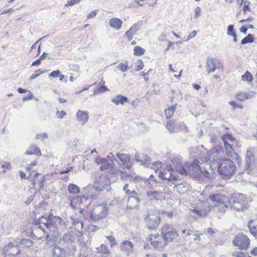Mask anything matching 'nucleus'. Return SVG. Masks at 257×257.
Listing matches in <instances>:
<instances>
[{"label":"nucleus","instance_id":"obj_38","mask_svg":"<svg viewBox=\"0 0 257 257\" xmlns=\"http://www.w3.org/2000/svg\"><path fill=\"white\" fill-rule=\"evenodd\" d=\"M242 80L244 81H247L248 83H250L252 81L253 76L252 74L248 71H246L245 73L242 75Z\"/></svg>","mask_w":257,"mask_h":257},{"label":"nucleus","instance_id":"obj_54","mask_svg":"<svg viewBox=\"0 0 257 257\" xmlns=\"http://www.w3.org/2000/svg\"><path fill=\"white\" fill-rule=\"evenodd\" d=\"M106 238L110 242L111 246H112L114 245L115 244H116V240L114 238V237H113L112 236H106Z\"/></svg>","mask_w":257,"mask_h":257},{"label":"nucleus","instance_id":"obj_3","mask_svg":"<svg viewBox=\"0 0 257 257\" xmlns=\"http://www.w3.org/2000/svg\"><path fill=\"white\" fill-rule=\"evenodd\" d=\"M236 170V165L230 159H224L218 167V173L224 176H233Z\"/></svg>","mask_w":257,"mask_h":257},{"label":"nucleus","instance_id":"obj_34","mask_svg":"<svg viewBox=\"0 0 257 257\" xmlns=\"http://www.w3.org/2000/svg\"><path fill=\"white\" fill-rule=\"evenodd\" d=\"M177 107V104L169 107L165 110V115L167 118L171 117L174 114Z\"/></svg>","mask_w":257,"mask_h":257},{"label":"nucleus","instance_id":"obj_43","mask_svg":"<svg viewBox=\"0 0 257 257\" xmlns=\"http://www.w3.org/2000/svg\"><path fill=\"white\" fill-rule=\"evenodd\" d=\"M21 243L26 246L29 247L33 245V242L29 238L23 239L21 240Z\"/></svg>","mask_w":257,"mask_h":257},{"label":"nucleus","instance_id":"obj_40","mask_svg":"<svg viewBox=\"0 0 257 257\" xmlns=\"http://www.w3.org/2000/svg\"><path fill=\"white\" fill-rule=\"evenodd\" d=\"M254 41L253 35L250 34L247 35L245 38H244L241 42V43L243 45L246 44L248 43H252Z\"/></svg>","mask_w":257,"mask_h":257},{"label":"nucleus","instance_id":"obj_2","mask_svg":"<svg viewBox=\"0 0 257 257\" xmlns=\"http://www.w3.org/2000/svg\"><path fill=\"white\" fill-rule=\"evenodd\" d=\"M228 207L237 211H244L247 209V202L242 194H233L227 202Z\"/></svg>","mask_w":257,"mask_h":257},{"label":"nucleus","instance_id":"obj_19","mask_svg":"<svg viewBox=\"0 0 257 257\" xmlns=\"http://www.w3.org/2000/svg\"><path fill=\"white\" fill-rule=\"evenodd\" d=\"M4 251L6 255L15 256L18 254L19 251L17 247L15 246L12 243L10 242L6 245Z\"/></svg>","mask_w":257,"mask_h":257},{"label":"nucleus","instance_id":"obj_46","mask_svg":"<svg viewBox=\"0 0 257 257\" xmlns=\"http://www.w3.org/2000/svg\"><path fill=\"white\" fill-rule=\"evenodd\" d=\"M236 98L239 101H243L246 99L244 92H240L236 95Z\"/></svg>","mask_w":257,"mask_h":257},{"label":"nucleus","instance_id":"obj_16","mask_svg":"<svg viewBox=\"0 0 257 257\" xmlns=\"http://www.w3.org/2000/svg\"><path fill=\"white\" fill-rule=\"evenodd\" d=\"M135 159L137 162L141 163L147 167H151V168H153L151 166V159L148 155L140 154L137 153L135 155Z\"/></svg>","mask_w":257,"mask_h":257},{"label":"nucleus","instance_id":"obj_7","mask_svg":"<svg viewBox=\"0 0 257 257\" xmlns=\"http://www.w3.org/2000/svg\"><path fill=\"white\" fill-rule=\"evenodd\" d=\"M161 235L163 238L168 242L172 241L176 238L178 236V233L175 228L172 225L168 223L165 224L162 228Z\"/></svg>","mask_w":257,"mask_h":257},{"label":"nucleus","instance_id":"obj_14","mask_svg":"<svg viewBox=\"0 0 257 257\" xmlns=\"http://www.w3.org/2000/svg\"><path fill=\"white\" fill-rule=\"evenodd\" d=\"M48 224L47 229L51 231L55 232L57 228L60 225L62 218L58 216L49 215L48 216Z\"/></svg>","mask_w":257,"mask_h":257},{"label":"nucleus","instance_id":"obj_41","mask_svg":"<svg viewBox=\"0 0 257 257\" xmlns=\"http://www.w3.org/2000/svg\"><path fill=\"white\" fill-rule=\"evenodd\" d=\"M134 51V55L140 56L144 54L145 50L140 46H136L135 47Z\"/></svg>","mask_w":257,"mask_h":257},{"label":"nucleus","instance_id":"obj_55","mask_svg":"<svg viewBox=\"0 0 257 257\" xmlns=\"http://www.w3.org/2000/svg\"><path fill=\"white\" fill-rule=\"evenodd\" d=\"M232 256L235 257H246V255L242 251L233 252L232 253Z\"/></svg>","mask_w":257,"mask_h":257},{"label":"nucleus","instance_id":"obj_21","mask_svg":"<svg viewBox=\"0 0 257 257\" xmlns=\"http://www.w3.org/2000/svg\"><path fill=\"white\" fill-rule=\"evenodd\" d=\"M120 249L124 251L128 255L133 251L134 244L133 243L128 240H124L122 241L120 245Z\"/></svg>","mask_w":257,"mask_h":257},{"label":"nucleus","instance_id":"obj_58","mask_svg":"<svg viewBox=\"0 0 257 257\" xmlns=\"http://www.w3.org/2000/svg\"><path fill=\"white\" fill-rule=\"evenodd\" d=\"M47 137V135L46 133H43L41 134H38L36 135V139L40 140H44Z\"/></svg>","mask_w":257,"mask_h":257},{"label":"nucleus","instance_id":"obj_25","mask_svg":"<svg viewBox=\"0 0 257 257\" xmlns=\"http://www.w3.org/2000/svg\"><path fill=\"white\" fill-rule=\"evenodd\" d=\"M52 255V257H66L65 249L58 245H54Z\"/></svg>","mask_w":257,"mask_h":257},{"label":"nucleus","instance_id":"obj_35","mask_svg":"<svg viewBox=\"0 0 257 257\" xmlns=\"http://www.w3.org/2000/svg\"><path fill=\"white\" fill-rule=\"evenodd\" d=\"M147 196L150 200L160 199V193L157 191H148Z\"/></svg>","mask_w":257,"mask_h":257},{"label":"nucleus","instance_id":"obj_18","mask_svg":"<svg viewBox=\"0 0 257 257\" xmlns=\"http://www.w3.org/2000/svg\"><path fill=\"white\" fill-rule=\"evenodd\" d=\"M140 199L138 195H130L127 198V203L126 209H135L136 208L140 203Z\"/></svg>","mask_w":257,"mask_h":257},{"label":"nucleus","instance_id":"obj_33","mask_svg":"<svg viewBox=\"0 0 257 257\" xmlns=\"http://www.w3.org/2000/svg\"><path fill=\"white\" fill-rule=\"evenodd\" d=\"M48 221L49 220L48 219V217H46L44 216H42L38 220L35 221L36 224H40L39 228L42 230H43V229L41 224H44L47 228V224H48Z\"/></svg>","mask_w":257,"mask_h":257},{"label":"nucleus","instance_id":"obj_9","mask_svg":"<svg viewBox=\"0 0 257 257\" xmlns=\"http://www.w3.org/2000/svg\"><path fill=\"white\" fill-rule=\"evenodd\" d=\"M234 246L240 249H246L250 244V240L248 236L243 233L237 234L232 241Z\"/></svg>","mask_w":257,"mask_h":257},{"label":"nucleus","instance_id":"obj_44","mask_svg":"<svg viewBox=\"0 0 257 257\" xmlns=\"http://www.w3.org/2000/svg\"><path fill=\"white\" fill-rule=\"evenodd\" d=\"M117 68L122 72H126L128 69L127 63L126 62L125 64L120 63L117 66Z\"/></svg>","mask_w":257,"mask_h":257},{"label":"nucleus","instance_id":"obj_49","mask_svg":"<svg viewBox=\"0 0 257 257\" xmlns=\"http://www.w3.org/2000/svg\"><path fill=\"white\" fill-rule=\"evenodd\" d=\"M200 172L206 178H211L212 174L210 173L207 170L204 169H201Z\"/></svg>","mask_w":257,"mask_h":257},{"label":"nucleus","instance_id":"obj_56","mask_svg":"<svg viewBox=\"0 0 257 257\" xmlns=\"http://www.w3.org/2000/svg\"><path fill=\"white\" fill-rule=\"evenodd\" d=\"M97 11L98 10H96L91 12L89 14L87 15V19H92L94 18L97 15Z\"/></svg>","mask_w":257,"mask_h":257},{"label":"nucleus","instance_id":"obj_64","mask_svg":"<svg viewBox=\"0 0 257 257\" xmlns=\"http://www.w3.org/2000/svg\"><path fill=\"white\" fill-rule=\"evenodd\" d=\"M152 165L154 166L157 169L161 167L162 164L160 161H156L152 164Z\"/></svg>","mask_w":257,"mask_h":257},{"label":"nucleus","instance_id":"obj_4","mask_svg":"<svg viewBox=\"0 0 257 257\" xmlns=\"http://www.w3.org/2000/svg\"><path fill=\"white\" fill-rule=\"evenodd\" d=\"M95 163L100 165L99 169L102 171L108 170L110 168V173L117 176L122 178L123 171L116 169L112 166V160L109 162L105 158H98L95 159Z\"/></svg>","mask_w":257,"mask_h":257},{"label":"nucleus","instance_id":"obj_29","mask_svg":"<svg viewBox=\"0 0 257 257\" xmlns=\"http://www.w3.org/2000/svg\"><path fill=\"white\" fill-rule=\"evenodd\" d=\"M247 227L250 233L257 239V224H255L252 220L248 221Z\"/></svg>","mask_w":257,"mask_h":257},{"label":"nucleus","instance_id":"obj_6","mask_svg":"<svg viewBox=\"0 0 257 257\" xmlns=\"http://www.w3.org/2000/svg\"><path fill=\"white\" fill-rule=\"evenodd\" d=\"M146 239L150 242L151 244L155 249L158 250L164 247L168 243L163 238L162 235H160L158 234H150L147 236Z\"/></svg>","mask_w":257,"mask_h":257},{"label":"nucleus","instance_id":"obj_53","mask_svg":"<svg viewBox=\"0 0 257 257\" xmlns=\"http://www.w3.org/2000/svg\"><path fill=\"white\" fill-rule=\"evenodd\" d=\"M61 72L60 70H57L55 71H52L51 73L49 74L50 77H52L53 78H57L59 77V76L60 75Z\"/></svg>","mask_w":257,"mask_h":257},{"label":"nucleus","instance_id":"obj_61","mask_svg":"<svg viewBox=\"0 0 257 257\" xmlns=\"http://www.w3.org/2000/svg\"><path fill=\"white\" fill-rule=\"evenodd\" d=\"M57 115L59 118H62L64 116L66 115V113L65 111H57Z\"/></svg>","mask_w":257,"mask_h":257},{"label":"nucleus","instance_id":"obj_15","mask_svg":"<svg viewBox=\"0 0 257 257\" xmlns=\"http://www.w3.org/2000/svg\"><path fill=\"white\" fill-rule=\"evenodd\" d=\"M207 71L208 73L214 72L216 69H220L223 67L222 64L217 58L208 57L207 59Z\"/></svg>","mask_w":257,"mask_h":257},{"label":"nucleus","instance_id":"obj_52","mask_svg":"<svg viewBox=\"0 0 257 257\" xmlns=\"http://www.w3.org/2000/svg\"><path fill=\"white\" fill-rule=\"evenodd\" d=\"M245 96L246 97V99H248L250 98H254L255 96V92L252 91H249L247 92H244Z\"/></svg>","mask_w":257,"mask_h":257},{"label":"nucleus","instance_id":"obj_1","mask_svg":"<svg viewBox=\"0 0 257 257\" xmlns=\"http://www.w3.org/2000/svg\"><path fill=\"white\" fill-rule=\"evenodd\" d=\"M94 184V187L87 186L85 187L82 191L83 195L75 197L73 199V201L77 204L80 205L83 203L84 201H87L90 199H93L94 197L93 193L94 191L96 190L99 191L104 189L108 190L110 182L107 176L102 175L96 179Z\"/></svg>","mask_w":257,"mask_h":257},{"label":"nucleus","instance_id":"obj_51","mask_svg":"<svg viewBox=\"0 0 257 257\" xmlns=\"http://www.w3.org/2000/svg\"><path fill=\"white\" fill-rule=\"evenodd\" d=\"M73 169L72 167H69L68 168H64L59 170V172L60 174L68 173Z\"/></svg>","mask_w":257,"mask_h":257},{"label":"nucleus","instance_id":"obj_27","mask_svg":"<svg viewBox=\"0 0 257 257\" xmlns=\"http://www.w3.org/2000/svg\"><path fill=\"white\" fill-rule=\"evenodd\" d=\"M25 154L27 155H35L37 156H40L42 155L40 149L36 145L30 146L28 149L26 151Z\"/></svg>","mask_w":257,"mask_h":257},{"label":"nucleus","instance_id":"obj_17","mask_svg":"<svg viewBox=\"0 0 257 257\" xmlns=\"http://www.w3.org/2000/svg\"><path fill=\"white\" fill-rule=\"evenodd\" d=\"M117 158L120 160L121 165L123 168L130 169L132 166L130 161V156L128 154L117 153L116 155Z\"/></svg>","mask_w":257,"mask_h":257},{"label":"nucleus","instance_id":"obj_10","mask_svg":"<svg viewBox=\"0 0 257 257\" xmlns=\"http://www.w3.org/2000/svg\"><path fill=\"white\" fill-rule=\"evenodd\" d=\"M245 167L246 170H252L257 167V159L254 153L251 151H246L245 158Z\"/></svg>","mask_w":257,"mask_h":257},{"label":"nucleus","instance_id":"obj_47","mask_svg":"<svg viewBox=\"0 0 257 257\" xmlns=\"http://www.w3.org/2000/svg\"><path fill=\"white\" fill-rule=\"evenodd\" d=\"M222 140H223V142H227V140H229L230 141H233L234 140V138L231 135L229 134H226L222 136Z\"/></svg>","mask_w":257,"mask_h":257},{"label":"nucleus","instance_id":"obj_5","mask_svg":"<svg viewBox=\"0 0 257 257\" xmlns=\"http://www.w3.org/2000/svg\"><path fill=\"white\" fill-rule=\"evenodd\" d=\"M108 214V208L106 204H100L95 206L90 214V218L94 221L105 218Z\"/></svg>","mask_w":257,"mask_h":257},{"label":"nucleus","instance_id":"obj_63","mask_svg":"<svg viewBox=\"0 0 257 257\" xmlns=\"http://www.w3.org/2000/svg\"><path fill=\"white\" fill-rule=\"evenodd\" d=\"M106 159H107V160H108L109 162H110L111 161V160H112V165L113 164V161H114V160L115 159L114 156L112 155V153H110L109 155H108L107 156V158H106Z\"/></svg>","mask_w":257,"mask_h":257},{"label":"nucleus","instance_id":"obj_31","mask_svg":"<svg viewBox=\"0 0 257 257\" xmlns=\"http://www.w3.org/2000/svg\"><path fill=\"white\" fill-rule=\"evenodd\" d=\"M206 207H207L204 209H198L195 208L191 210V211L199 216L202 217L206 216L210 211V208L208 205H206Z\"/></svg>","mask_w":257,"mask_h":257},{"label":"nucleus","instance_id":"obj_12","mask_svg":"<svg viewBox=\"0 0 257 257\" xmlns=\"http://www.w3.org/2000/svg\"><path fill=\"white\" fill-rule=\"evenodd\" d=\"M209 198L215 206L223 205L225 207H228V205L227 203L228 198L224 195H221L220 194H214L210 195Z\"/></svg>","mask_w":257,"mask_h":257},{"label":"nucleus","instance_id":"obj_23","mask_svg":"<svg viewBox=\"0 0 257 257\" xmlns=\"http://www.w3.org/2000/svg\"><path fill=\"white\" fill-rule=\"evenodd\" d=\"M140 28L138 24L135 23L134 24L131 28L125 32V35L130 41L132 39L134 35H136L137 32L139 31Z\"/></svg>","mask_w":257,"mask_h":257},{"label":"nucleus","instance_id":"obj_50","mask_svg":"<svg viewBox=\"0 0 257 257\" xmlns=\"http://www.w3.org/2000/svg\"><path fill=\"white\" fill-rule=\"evenodd\" d=\"M81 0H68L65 5V7H68L69 6H73L76 4H77L80 2Z\"/></svg>","mask_w":257,"mask_h":257},{"label":"nucleus","instance_id":"obj_39","mask_svg":"<svg viewBox=\"0 0 257 257\" xmlns=\"http://www.w3.org/2000/svg\"><path fill=\"white\" fill-rule=\"evenodd\" d=\"M99 252L108 254L110 253V251L108 247L103 244H101L100 246L97 248Z\"/></svg>","mask_w":257,"mask_h":257},{"label":"nucleus","instance_id":"obj_13","mask_svg":"<svg viewBox=\"0 0 257 257\" xmlns=\"http://www.w3.org/2000/svg\"><path fill=\"white\" fill-rule=\"evenodd\" d=\"M166 171H172L174 172L175 169L179 174L184 175L186 172L185 171V164L182 165L180 160L174 159L172 161V164L167 166Z\"/></svg>","mask_w":257,"mask_h":257},{"label":"nucleus","instance_id":"obj_37","mask_svg":"<svg viewBox=\"0 0 257 257\" xmlns=\"http://www.w3.org/2000/svg\"><path fill=\"white\" fill-rule=\"evenodd\" d=\"M157 185V182L154 179H147L145 181V186L148 189L154 188Z\"/></svg>","mask_w":257,"mask_h":257},{"label":"nucleus","instance_id":"obj_26","mask_svg":"<svg viewBox=\"0 0 257 257\" xmlns=\"http://www.w3.org/2000/svg\"><path fill=\"white\" fill-rule=\"evenodd\" d=\"M111 101L116 105L119 104L123 105L124 103H128L129 102V100L127 97L121 95H116L115 97L112 98Z\"/></svg>","mask_w":257,"mask_h":257},{"label":"nucleus","instance_id":"obj_22","mask_svg":"<svg viewBox=\"0 0 257 257\" xmlns=\"http://www.w3.org/2000/svg\"><path fill=\"white\" fill-rule=\"evenodd\" d=\"M78 121L82 124L86 123L88 119V114L86 111L78 110L76 114Z\"/></svg>","mask_w":257,"mask_h":257},{"label":"nucleus","instance_id":"obj_62","mask_svg":"<svg viewBox=\"0 0 257 257\" xmlns=\"http://www.w3.org/2000/svg\"><path fill=\"white\" fill-rule=\"evenodd\" d=\"M196 35V31H193L191 33H189V34L187 36V41L189 40L190 39L195 37Z\"/></svg>","mask_w":257,"mask_h":257},{"label":"nucleus","instance_id":"obj_28","mask_svg":"<svg viewBox=\"0 0 257 257\" xmlns=\"http://www.w3.org/2000/svg\"><path fill=\"white\" fill-rule=\"evenodd\" d=\"M109 24L111 27L118 30L120 29L122 24V21L118 18H112L110 19Z\"/></svg>","mask_w":257,"mask_h":257},{"label":"nucleus","instance_id":"obj_42","mask_svg":"<svg viewBox=\"0 0 257 257\" xmlns=\"http://www.w3.org/2000/svg\"><path fill=\"white\" fill-rule=\"evenodd\" d=\"M128 184H125L123 187V190L124 191L126 194L128 195V196L130 195H137V193L135 191H134V190L131 191L128 189Z\"/></svg>","mask_w":257,"mask_h":257},{"label":"nucleus","instance_id":"obj_45","mask_svg":"<svg viewBox=\"0 0 257 257\" xmlns=\"http://www.w3.org/2000/svg\"><path fill=\"white\" fill-rule=\"evenodd\" d=\"M136 68L135 69L136 71L142 70L144 67V63L141 60H138L136 62Z\"/></svg>","mask_w":257,"mask_h":257},{"label":"nucleus","instance_id":"obj_20","mask_svg":"<svg viewBox=\"0 0 257 257\" xmlns=\"http://www.w3.org/2000/svg\"><path fill=\"white\" fill-rule=\"evenodd\" d=\"M224 145L226 150V155L232 159L237 160L239 156L237 154L233 151L231 145L227 142H224Z\"/></svg>","mask_w":257,"mask_h":257},{"label":"nucleus","instance_id":"obj_60","mask_svg":"<svg viewBox=\"0 0 257 257\" xmlns=\"http://www.w3.org/2000/svg\"><path fill=\"white\" fill-rule=\"evenodd\" d=\"M195 18H197L201 15V10L200 7H197L194 10Z\"/></svg>","mask_w":257,"mask_h":257},{"label":"nucleus","instance_id":"obj_8","mask_svg":"<svg viewBox=\"0 0 257 257\" xmlns=\"http://www.w3.org/2000/svg\"><path fill=\"white\" fill-rule=\"evenodd\" d=\"M199 164L200 162L197 159L194 160L192 163H185V171L186 173L184 175H188L192 177H196L201 171Z\"/></svg>","mask_w":257,"mask_h":257},{"label":"nucleus","instance_id":"obj_48","mask_svg":"<svg viewBox=\"0 0 257 257\" xmlns=\"http://www.w3.org/2000/svg\"><path fill=\"white\" fill-rule=\"evenodd\" d=\"M235 33V32H234L233 25H229L227 27V35L228 36H231L232 35H233Z\"/></svg>","mask_w":257,"mask_h":257},{"label":"nucleus","instance_id":"obj_30","mask_svg":"<svg viewBox=\"0 0 257 257\" xmlns=\"http://www.w3.org/2000/svg\"><path fill=\"white\" fill-rule=\"evenodd\" d=\"M166 127L167 128H178L179 127L183 128L184 127H186L184 125V123H179L175 121L170 120L167 122Z\"/></svg>","mask_w":257,"mask_h":257},{"label":"nucleus","instance_id":"obj_57","mask_svg":"<svg viewBox=\"0 0 257 257\" xmlns=\"http://www.w3.org/2000/svg\"><path fill=\"white\" fill-rule=\"evenodd\" d=\"M36 72H39V73L37 74H33V75H32V76L30 77V80H32L35 79L36 78L38 77L41 74L44 72V71H40V70H38Z\"/></svg>","mask_w":257,"mask_h":257},{"label":"nucleus","instance_id":"obj_24","mask_svg":"<svg viewBox=\"0 0 257 257\" xmlns=\"http://www.w3.org/2000/svg\"><path fill=\"white\" fill-rule=\"evenodd\" d=\"M173 171H164L159 175L160 177L162 179L168 180L169 181H176L178 180V176L177 175H173Z\"/></svg>","mask_w":257,"mask_h":257},{"label":"nucleus","instance_id":"obj_11","mask_svg":"<svg viewBox=\"0 0 257 257\" xmlns=\"http://www.w3.org/2000/svg\"><path fill=\"white\" fill-rule=\"evenodd\" d=\"M147 227L150 230L155 229L160 223L161 218L155 214L149 213L145 218Z\"/></svg>","mask_w":257,"mask_h":257},{"label":"nucleus","instance_id":"obj_32","mask_svg":"<svg viewBox=\"0 0 257 257\" xmlns=\"http://www.w3.org/2000/svg\"><path fill=\"white\" fill-rule=\"evenodd\" d=\"M72 224L75 226L76 229L78 230L80 229H82L83 226V223L82 220H79L78 218H74L71 217Z\"/></svg>","mask_w":257,"mask_h":257},{"label":"nucleus","instance_id":"obj_36","mask_svg":"<svg viewBox=\"0 0 257 257\" xmlns=\"http://www.w3.org/2000/svg\"><path fill=\"white\" fill-rule=\"evenodd\" d=\"M68 190L70 194H78L80 192L79 187L73 184H70L68 185Z\"/></svg>","mask_w":257,"mask_h":257},{"label":"nucleus","instance_id":"obj_59","mask_svg":"<svg viewBox=\"0 0 257 257\" xmlns=\"http://www.w3.org/2000/svg\"><path fill=\"white\" fill-rule=\"evenodd\" d=\"M45 180V177L44 176H42L40 180L39 181V186L40 187V189H44V181Z\"/></svg>","mask_w":257,"mask_h":257}]
</instances>
